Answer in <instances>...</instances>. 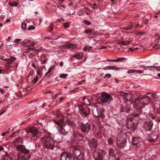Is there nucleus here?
Wrapping results in <instances>:
<instances>
[{"label":"nucleus","instance_id":"nucleus-1","mask_svg":"<svg viewBox=\"0 0 160 160\" xmlns=\"http://www.w3.org/2000/svg\"><path fill=\"white\" fill-rule=\"evenodd\" d=\"M17 150L20 151V152L17 154L18 160H28L30 157L29 154V151L26 149L24 146L18 145L17 147Z\"/></svg>","mask_w":160,"mask_h":160},{"label":"nucleus","instance_id":"nucleus-2","mask_svg":"<svg viewBox=\"0 0 160 160\" xmlns=\"http://www.w3.org/2000/svg\"><path fill=\"white\" fill-rule=\"evenodd\" d=\"M73 154L78 160H84V151L82 147H78L75 149Z\"/></svg>","mask_w":160,"mask_h":160},{"label":"nucleus","instance_id":"nucleus-3","mask_svg":"<svg viewBox=\"0 0 160 160\" xmlns=\"http://www.w3.org/2000/svg\"><path fill=\"white\" fill-rule=\"evenodd\" d=\"M44 146L46 148L52 149L54 146L55 141L50 137H47L43 139Z\"/></svg>","mask_w":160,"mask_h":160},{"label":"nucleus","instance_id":"nucleus-4","mask_svg":"<svg viewBox=\"0 0 160 160\" xmlns=\"http://www.w3.org/2000/svg\"><path fill=\"white\" fill-rule=\"evenodd\" d=\"M55 122L59 128V133L63 135L66 134L67 131H66L65 129L64 128L65 124L61 120L55 121Z\"/></svg>","mask_w":160,"mask_h":160},{"label":"nucleus","instance_id":"nucleus-5","mask_svg":"<svg viewBox=\"0 0 160 160\" xmlns=\"http://www.w3.org/2000/svg\"><path fill=\"white\" fill-rule=\"evenodd\" d=\"M79 128L82 132L85 134H87L90 130L91 125L90 124L87 123L84 124L82 122L79 125Z\"/></svg>","mask_w":160,"mask_h":160},{"label":"nucleus","instance_id":"nucleus-6","mask_svg":"<svg viewBox=\"0 0 160 160\" xmlns=\"http://www.w3.org/2000/svg\"><path fill=\"white\" fill-rule=\"evenodd\" d=\"M111 98V96L109 94L106 92H102L101 93V96L99 98V99L101 102L104 103L108 102L109 99Z\"/></svg>","mask_w":160,"mask_h":160},{"label":"nucleus","instance_id":"nucleus-7","mask_svg":"<svg viewBox=\"0 0 160 160\" xmlns=\"http://www.w3.org/2000/svg\"><path fill=\"white\" fill-rule=\"evenodd\" d=\"M79 112L83 116H87L89 113V109L86 105L78 106Z\"/></svg>","mask_w":160,"mask_h":160},{"label":"nucleus","instance_id":"nucleus-8","mask_svg":"<svg viewBox=\"0 0 160 160\" xmlns=\"http://www.w3.org/2000/svg\"><path fill=\"white\" fill-rule=\"evenodd\" d=\"M117 142L118 147L120 148H122L126 146V140L123 138L120 137L119 135L118 136Z\"/></svg>","mask_w":160,"mask_h":160},{"label":"nucleus","instance_id":"nucleus-9","mask_svg":"<svg viewBox=\"0 0 160 160\" xmlns=\"http://www.w3.org/2000/svg\"><path fill=\"white\" fill-rule=\"evenodd\" d=\"M103 151L102 150L96 151L94 152V155L96 160H101L103 157Z\"/></svg>","mask_w":160,"mask_h":160},{"label":"nucleus","instance_id":"nucleus-10","mask_svg":"<svg viewBox=\"0 0 160 160\" xmlns=\"http://www.w3.org/2000/svg\"><path fill=\"white\" fill-rule=\"evenodd\" d=\"M88 144L90 148L91 149H95L97 146L96 142V140L93 138L90 139L88 141Z\"/></svg>","mask_w":160,"mask_h":160},{"label":"nucleus","instance_id":"nucleus-11","mask_svg":"<svg viewBox=\"0 0 160 160\" xmlns=\"http://www.w3.org/2000/svg\"><path fill=\"white\" fill-rule=\"evenodd\" d=\"M73 159L70 154L66 153H62L61 157V160H73Z\"/></svg>","mask_w":160,"mask_h":160},{"label":"nucleus","instance_id":"nucleus-12","mask_svg":"<svg viewBox=\"0 0 160 160\" xmlns=\"http://www.w3.org/2000/svg\"><path fill=\"white\" fill-rule=\"evenodd\" d=\"M38 132L37 128L35 127L31 128L28 131V132L32 133L34 137L36 136V135L38 134Z\"/></svg>","mask_w":160,"mask_h":160},{"label":"nucleus","instance_id":"nucleus-13","mask_svg":"<svg viewBox=\"0 0 160 160\" xmlns=\"http://www.w3.org/2000/svg\"><path fill=\"white\" fill-rule=\"evenodd\" d=\"M157 138V134L155 133H152L148 137V140L149 142H155Z\"/></svg>","mask_w":160,"mask_h":160},{"label":"nucleus","instance_id":"nucleus-14","mask_svg":"<svg viewBox=\"0 0 160 160\" xmlns=\"http://www.w3.org/2000/svg\"><path fill=\"white\" fill-rule=\"evenodd\" d=\"M42 49V47L40 44L38 45L36 43V45L33 46L32 48H28V50L29 51H32V50H34L38 52L41 50Z\"/></svg>","mask_w":160,"mask_h":160},{"label":"nucleus","instance_id":"nucleus-15","mask_svg":"<svg viewBox=\"0 0 160 160\" xmlns=\"http://www.w3.org/2000/svg\"><path fill=\"white\" fill-rule=\"evenodd\" d=\"M137 125V122H131V123L129 124H128L127 127L129 129H130L132 131H134L136 129Z\"/></svg>","mask_w":160,"mask_h":160},{"label":"nucleus","instance_id":"nucleus-16","mask_svg":"<svg viewBox=\"0 0 160 160\" xmlns=\"http://www.w3.org/2000/svg\"><path fill=\"white\" fill-rule=\"evenodd\" d=\"M82 57V53H77L74 54L72 56L71 58V61L72 62L74 60V58H76L77 59H80Z\"/></svg>","mask_w":160,"mask_h":160},{"label":"nucleus","instance_id":"nucleus-17","mask_svg":"<svg viewBox=\"0 0 160 160\" xmlns=\"http://www.w3.org/2000/svg\"><path fill=\"white\" fill-rule=\"evenodd\" d=\"M104 70H113L115 71H118L120 69L115 66H109L105 67L104 68Z\"/></svg>","mask_w":160,"mask_h":160},{"label":"nucleus","instance_id":"nucleus-18","mask_svg":"<svg viewBox=\"0 0 160 160\" xmlns=\"http://www.w3.org/2000/svg\"><path fill=\"white\" fill-rule=\"evenodd\" d=\"M152 125L153 122L152 121H150L148 122H146L145 125L148 129L147 130L149 131L151 129Z\"/></svg>","mask_w":160,"mask_h":160},{"label":"nucleus","instance_id":"nucleus-19","mask_svg":"<svg viewBox=\"0 0 160 160\" xmlns=\"http://www.w3.org/2000/svg\"><path fill=\"white\" fill-rule=\"evenodd\" d=\"M140 142V139L138 138H132V144L133 145H137Z\"/></svg>","mask_w":160,"mask_h":160},{"label":"nucleus","instance_id":"nucleus-20","mask_svg":"<svg viewBox=\"0 0 160 160\" xmlns=\"http://www.w3.org/2000/svg\"><path fill=\"white\" fill-rule=\"evenodd\" d=\"M35 45L36 43L29 41L27 42V44H26V45L28 47V49L29 48H32L33 46H34V45Z\"/></svg>","mask_w":160,"mask_h":160},{"label":"nucleus","instance_id":"nucleus-21","mask_svg":"<svg viewBox=\"0 0 160 160\" xmlns=\"http://www.w3.org/2000/svg\"><path fill=\"white\" fill-rule=\"evenodd\" d=\"M109 154L110 156L114 157L115 156L116 152L113 149L110 148L109 149Z\"/></svg>","mask_w":160,"mask_h":160},{"label":"nucleus","instance_id":"nucleus-22","mask_svg":"<svg viewBox=\"0 0 160 160\" xmlns=\"http://www.w3.org/2000/svg\"><path fill=\"white\" fill-rule=\"evenodd\" d=\"M147 69H151V70H156L157 71H159L157 67L154 66H148L147 68Z\"/></svg>","mask_w":160,"mask_h":160},{"label":"nucleus","instance_id":"nucleus-23","mask_svg":"<svg viewBox=\"0 0 160 160\" xmlns=\"http://www.w3.org/2000/svg\"><path fill=\"white\" fill-rule=\"evenodd\" d=\"M1 160H11V157L8 155H6L4 156Z\"/></svg>","mask_w":160,"mask_h":160},{"label":"nucleus","instance_id":"nucleus-24","mask_svg":"<svg viewBox=\"0 0 160 160\" xmlns=\"http://www.w3.org/2000/svg\"><path fill=\"white\" fill-rule=\"evenodd\" d=\"M128 38H126L125 39V40H126V41H122L121 42H120V43L123 45H127L130 43V42L128 41Z\"/></svg>","mask_w":160,"mask_h":160},{"label":"nucleus","instance_id":"nucleus-25","mask_svg":"<svg viewBox=\"0 0 160 160\" xmlns=\"http://www.w3.org/2000/svg\"><path fill=\"white\" fill-rule=\"evenodd\" d=\"M133 25V24L132 22L130 23L128 26L125 27L126 30H128L132 28Z\"/></svg>","mask_w":160,"mask_h":160},{"label":"nucleus","instance_id":"nucleus-26","mask_svg":"<svg viewBox=\"0 0 160 160\" xmlns=\"http://www.w3.org/2000/svg\"><path fill=\"white\" fill-rule=\"evenodd\" d=\"M133 25V24L132 22L130 23L128 26L125 27L126 30H128L132 28Z\"/></svg>","mask_w":160,"mask_h":160},{"label":"nucleus","instance_id":"nucleus-27","mask_svg":"<svg viewBox=\"0 0 160 160\" xmlns=\"http://www.w3.org/2000/svg\"><path fill=\"white\" fill-rule=\"evenodd\" d=\"M140 98L142 100L145 99L146 101H148V100H149L150 99L146 95H144L141 97Z\"/></svg>","mask_w":160,"mask_h":160},{"label":"nucleus","instance_id":"nucleus-28","mask_svg":"<svg viewBox=\"0 0 160 160\" xmlns=\"http://www.w3.org/2000/svg\"><path fill=\"white\" fill-rule=\"evenodd\" d=\"M77 47V45L74 44H70L68 46V48H72L73 49H74L76 48Z\"/></svg>","mask_w":160,"mask_h":160},{"label":"nucleus","instance_id":"nucleus-29","mask_svg":"<svg viewBox=\"0 0 160 160\" xmlns=\"http://www.w3.org/2000/svg\"><path fill=\"white\" fill-rule=\"evenodd\" d=\"M4 61H7V64H8V65H10L14 61V60L12 61L9 59H4Z\"/></svg>","mask_w":160,"mask_h":160},{"label":"nucleus","instance_id":"nucleus-30","mask_svg":"<svg viewBox=\"0 0 160 160\" xmlns=\"http://www.w3.org/2000/svg\"><path fill=\"white\" fill-rule=\"evenodd\" d=\"M93 115L95 117H98L99 112L98 111L97 109H96L93 111Z\"/></svg>","mask_w":160,"mask_h":160},{"label":"nucleus","instance_id":"nucleus-31","mask_svg":"<svg viewBox=\"0 0 160 160\" xmlns=\"http://www.w3.org/2000/svg\"><path fill=\"white\" fill-rule=\"evenodd\" d=\"M27 26V24L24 22H23L22 23V29H25Z\"/></svg>","mask_w":160,"mask_h":160},{"label":"nucleus","instance_id":"nucleus-32","mask_svg":"<svg viewBox=\"0 0 160 160\" xmlns=\"http://www.w3.org/2000/svg\"><path fill=\"white\" fill-rule=\"evenodd\" d=\"M15 144H18V143H17V142H21V143L22 142V139L21 138H17L16 140L15 141Z\"/></svg>","mask_w":160,"mask_h":160},{"label":"nucleus","instance_id":"nucleus-33","mask_svg":"<svg viewBox=\"0 0 160 160\" xmlns=\"http://www.w3.org/2000/svg\"><path fill=\"white\" fill-rule=\"evenodd\" d=\"M68 76V74H61L59 76L60 78H65Z\"/></svg>","mask_w":160,"mask_h":160},{"label":"nucleus","instance_id":"nucleus-34","mask_svg":"<svg viewBox=\"0 0 160 160\" xmlns=\"http://www.w3.org/2000/svg\"><path fill=\"white\" fill-rule=\"evenodd\" d=\"M35 27L33 25H32L29 26L28 27V29L29 31H31L32 30H33L35 29Z\"/></svg>","mask_w":160,"mask_h":160},{"label":"nucleus","instance_id":"nucleus-35","mask_svg":"<svg viewBox=\"0 0 160 160\" xmlns=\"http://www.w3.org/2000/svg\"><path fill=\"white\" fill-rule=\"evenodd\" d=\"M67 123L69 125V126H72L73 124V122L72 121H71L70 120H68L67 122Z\"/></svg>","mask_w":160,"mask_h":160},{"label":"nucleus","instance_id":"nucleus-36","mask_svg":"<svg viewBox=\"0 0 160 160\" xmlns=\"http://www.w3.org/2000/svg\"><path fill=\"white\" fill-rule=\"evenodd\" d=\"M9 5L11 7H15L18 5V3L16 2H13L12 3H9Z\"/></svg>","mask_w":160,"mask_h":160},{"label":"nucleus","instance_id":"nucleus-37","mask_svg":"<svg viewBox=\"0 0 160 160\" xmlns=\"http://www.w3.org/2000/svg\"><path fill=\"white\" fill-rule=\"evenodd\" d=\"M98 115V117H100L102 118H104L105 117V116L104 114L100 111L99 112Z\"/></svg>","mask_w":160,"mask_h":160},{"label":"nucleus","instance_id":"nucleus-38","mask_svg":"<svg viewBox=\"0 0 160 160\" xmlns=\"http://www.w3.org/2000/svg\"><path fill=\"white\" fill-rule=\"evenodd\" d=\"M111 77V75L110 74H106L104 78H110Z\"/></svg>","mask_w":160,"mask_h":160},{"label":"nucleus","instance_id":"nucleus-39","mask_svg":"<svg viewBox=\"0 0 160 160\" xmlns=\"http://www.w3.org/2000/svg\"><path fill=\"white\" fill-rule=\"evenodd\" d=\"M120 93L121 95L123 97H127L128 95L127 93L126 92H120Z\"/></svg>","mask_w":160,"mask_h":160},{"label":"nucleus","instance_id":"nucleus-40","mask_svg":"<svg viewBox=\"0 0 160 160\" xmlns=\"http://www.w3.org/2000/svg\"><path fill=\"white\" fill-rule=\"evenodd\" d=\"M63 26L65 28H68L69 27V23L68 22L64 23H63Z\"/></svg>","mask_w":160,"mask_h":160},{"label":"nucleus","instance_id":"nucleus-41","mask_svg":"<svg viewBox=\"0 0 160 160\" xmlns=\"http://www.w3.org/2000/svg\"><path fill=\"white\" fill-rule=\"evenodd\" d=\"M53 24L52 23H51L49 26V29L50 30L52 31L53 29Z\"/></svg>","mask_w":160,"mask_h":160},{"label":"nucleus","instance_id":"nucleus-42","mask_svg":"<svg viewBox=\"0 0 160 160\" xmlns=\"http://www.w3.org/2000/svg\"><path fill=\"white\" fill-rule=\"evenodd\" d=\"M22 40L20 39H15L14 41H13V43H18V42L21 41Z\"/></svg>","mask_w":160,"mask_h":160},{"label":"nucleus","instance_id":"nucleus-43","mask_svg":"<svg viewBox=\"0 0 160 160\" xmlns=\"http://www.w3.org/2000/svg\"><path fill=\"white\" fill-rule=\"evenodd\" d=\"M135 71V70H133V69L129 70L128 72V73L129 74H131V73H132L133 72H134Z\"/></svg>","mask_w":160,"mask_h":160},{"label":"nucleus","instance_id":"nucleus-44","mask_svg":"<svg viewBox=\"0 0 160 160\" xmlns=\"http://www.w3.org/2000/svg\"><path fill=\"white\" fill-rule=\"evenodd\" d=\"M9 132L8 131H7L3 133H2V136H4L6 135H7L9 134Z\"/></svg>","mask_w":160,"mask_h":160},{"label":"nucleus","instance_id":"nucleus-45","mask_svg":"<svg viewBox=\"0 0 160 160\" xmlns=\"http://www.w3.org/2000/svg\"><path fill=\"white\" fill-rule=\"evenodd\" d=\"M64 20L63 18L57 19L56 21V22H60Z\"/></svg>","mask_w":160,"mask_h":160},{"label":"nucleus","instance_id":"nucleus-46","mask_svg":"<svg viewBox=\"0 0 160 160\" xmlns=\"http://www.w3.org/2000/svg\"><path fill=\"white\" fill-rule=\"evenodd\" d=\"M19 132V131H17V132H13V133L12 134V135L11 136H12V137H14V136L16 135V134H17V133H18Z\"/></svg>","mask_w":160,"mask_h":160},{"label":"nucleus","instance_id":"nucleus-47","mask_svg":"<svg viewBox=\"0 0 160 160\" xmlns=\"http://www.w3.org/2000/svg\"><path fill=\"white\" fill-rule=\"evenodd\" d=\"M85 23H87L88 25H90L91 24L90 22L88 21L87 20L85 19L83 22Z\"/></svg>","mask_w":160,"mask_h":160},{"label":"nucleus","instance_id":"nucleus-48","mask_svg":"<svg viewBox=\"0 0 160 160\" xmlns=\"http://www.w3.org/2000/svg\"><path fill=\"white\" fill-rule=\"evenodd\" d=\"M82 100L83 101H84L85 102H88L89 103H90V101L88 99H86V98H83Z\"/></svg>","mask_w":160,"mask_h":160},{"label":"nucleus","instance_id":"nucleus-49","mask_svg":"<svg viewBox=\"0 0 160 160\" xmlns=\"http://www.w3.org/2000/svg\"><path fill=\"white\" fill-rule=\"evenodd\" d=\"M92 32V30L91 29H89L88 30H86L85 31V32L87 33H88L89 32Z\"/></svg>","mask_w":160,"mask_h":160},{"label":"nucleus","instance_id":"nucleus-50","mask_svg":"<svg viewBox=\"0 0 160 160\" xmlns=\"http://www.w3.org/2000/svg\"><path fill=\"white\" fill-rule=\"evenodd\" d=\"M135 72H138L139 73H143V72L139 70H135Z\"/></svg>","mask_w":160,"mask_h":160},{"label":"nucleus","instance_id":"nucleus-51","mask_svg":"<svg viewBox=\"0 0 160 160\" xmlns=\"http://www.w3.org/2000/svg\"><path fill=\"white\" fill-rule=\"evenodd\" d=\"M52 68H49L48 71L46 73V75L48 74V73H49L52 70Z\"/></svg>","mask_w":160,"mask_h":160},{"label":"nucleus","instance_id":"nucleus-52","mask_svg":"<svg viewBox=\"0 0 160 160\" xmlns=\"http://www.w3.org/2000/svg\"><path fill=\"white\" fill-rule=\"evenodd\" d=\"M108 142L109 144H111L112 143V139H109L108 140Z\"/></svg>","mask_w":160,"mask_h":160},{"label":"nucleus","instance_id":"nucleus-53","mask_svg":"<svg viewBox=\"0 0 160 160\" xmlns=\"http://www.w3.org/2000/svg\"><path fill=\"white\" fill-rule=\"evenodd\" d=\"M88 46H87L85 47L84 48V49H83V50L85 51H87V50H88L89 51L88 49Z\"/></svg>","mask_w":160,"mask_h":160},{"label":"nucleus","instance_id":"nucleus-54","mask_svg":"<svg viewBox=\"0 0 160 160\" xmlns=\"http://www.w3.org/2000/svg\"><path fill=\"white\" fill-rule=\"evenodd\" d=\"M123 59V58H118L117 59V61L118 62H119L120 61H121Z\"/></svg>","mask_w":160,"mask_h":160},{"label":"nucleus","instance_id":"nucleus-55","mask_svg":"<svg viewBox=\"0 0 160 160\" xmlns=\"http://www.w3.org/2000/svg\"><path fill=\"white\" fill-rule=\"evenodd\" d=\"M59 94V93H57L54 96H52V98L54 99H55L56 98H57V96Z\"/></svg>","mask_w":160,"mask_h":160},{"label":"nucleus","instance_id":"nucleus-56","mask_svg":"<svg viewBox=\"0 0 160 160\" xmlns=\"http://www.w3.org/2000/svg\"><path fill=\"white\" fill-rule=\"evenodd\" d=\"M34 80L35 81V83L38 80V77H35L34 79Z\"/></svg>","mask_w":160,"mask_h":160},{"label":"nucleus","instance_id":"nucleus-57","mask_svg":"<svg viewBox=\"0 0 160 160\" xmlns=\"http://www.w3.org/2000/svg\"><path fill=\"white\" fill-rule=\"evenodd\" d=\"M0 92H1L2 94H3L4 93V90L3 89L0 88Z\"/></svg>","mask_w":160,"mask_h":160},{"label":"nucleus","instance_id":"nucleus-58","mask_svg":"<svg viewBox=\"0 0 160 160\" xmlns=\"http://www.w3.org/2000/svg\"><path fill=\"white\" fill-rule=\"evenodd\" d=\"M60 66L61 67H62L63 66V62H61L60 63Z\"/></svg>","mask_w":160,"mask_h":160},{"label":"nucleus","instance_id":"nucleus-59","mask_svg":"<svg viewBox=\"0 0 160 160\" xmlns=\"http://www.w3.org/2000/svg\"><path fill=\"white\" fill-rule=\"evenodd\" d=\"M11 40L10 37H8L6 39V41H9Z\"/></svg>","mask_w":160,"mask_h":160},{"label":"nucleus","instance_id":"nucleus-60","mask_svg":"<svg viewBox=\"0 0 160 160\" xmlns=\"http://www.w3.org/2000/svg\"><path fill=\"white\" fill-rule=\"evenodd\" d=\"M5 112V111L4 110L1 111L0 112V115L3 114Z\"/></svg>","mask_w":160,"mask_h":160},{"label":"nucleus","instance_id":"nucleus-61","mask_svg":"<svg viewBox=\"0 0 160 160\" xmlns=\"http://www.w3.org/2000/svg\"><path fill=\"white\" fill-rule=\"evenodd\" d=\"M135 48H129V50H130L132 52L134 50Z\"/></svg>","mask_w":160,"mask_h":160},{"label":"nucleus","instance_id":"nucleus-62","mask_svg":"<svg viewBox=\"0 0 160 160\" xmlns=\"http://www.w3.org/2000/svg\"><path fill=\"white\" fill-rule=\"evenodd\" d=\"M159 45H158V44H156L155 46H153L152 47V48H154L157 47V46L159 47Z\"/></svg>","mask_w":160,"mask_h":160},{"label":"nucleus","instance_id":"nucleus-63","mask_svg":"<svg viewBox=\"0 0 160 160\" xmlns=\"http://www.w3.org/2000/svg\"><path fill=\"white\" fill-rule=\"evenodd\" d=\"M64 0H59V2L60 3L62 4L63 2H64Z\"/></svg>","mask_w":160,"mask_h":160},{"label":"nucleus","instance_id":"nucleus-64","mask_svg":"<svg viewBox=\"0 0 160 160\" xmlns=\"http://www.w3.org/2000/svg\"><path fill=\"white\" fill-rule=\"evenodd\" d=\"M3 149H4V148L3 147H0V152L1 151L3 150Z\"/></svg>","mask_w":160,"mask_h":160}]
</instances>
